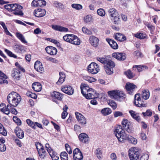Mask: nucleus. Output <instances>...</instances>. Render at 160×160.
Masks as SVG:
<instances>
[{"instance_id":"25","label":"nucleus","mask_w":160,"mask_h":160,"mask_svg":"<svg viewBox=\"0 0 160 160\" xmlns=\"http://www.w3.org/2000/svg\"><path fill=\"white\" fill-rule=\"evenodd\" d=\"M52 28L54 30L60 32H66L68 31L67 28L59 25H53L52 26Z\"/></svg>"},{"instance_id":"8","label":"nucleus","mask_w":160,"mask_h":160,"mask_svg":"<svg viewBox=\"0 0 160 160\" xmlns=\"http://www.w3.org/2000/svg\"><path fill=\"white\" fill-rule=\"evenodd\" d=\"M125 88L127 92L130 95L133 94L135 89L137 88V86L132 83H127L125 85Z\"/></svg>"},{"instance_id":"29","label":"nucleus","mask_w":160,"mask_h":160,"mask_svg":"<svg viewBox=\"0 0 160 160\" xmlns=\"http://www.w3.org/2000/svg\"><path fill=\"white\" fill-rule=\"evenodd\" d=\"M98 94L96 92H92V93H88L83 95L87 99H92L97 98Z\"/></svg>"},{"instance_id":"20","label":"nucleus","mask_w":160,"mask_h":160,"mask_svg":"<svg viewBox=\"0 0 160 160\" xmlns=\"http://www.w3.org/2000/svg\"><path fill=\"white\" fill-rule=\"evenodd\" d=\"M12 76L15 80H19L21 77L20 71L17 69L14 68L12 71Z\"/></svg>"},{"instance_id":"15","label":"nucleus","mask_w":160,"mask_h":160,"mask_svg":"<svg viewBox=\"0 0 160 160\" xmlns=\"http://www.w3.org/2000/svg\"><path fill=\"white\" fill-rule=\"evenodd\" d=\"M33 13L35 16L37 17H43L45 15L46 11L44 9L38 8L35 10Z\"/></svg>"},{"instance_id":"53","label":"nucleus","mask_w":160,"mask_h":160,"mask_svg":"<svg viewBox=\"0 0 160 160\" xmlns=\"http://www.w3.org/2000/svg\"><path fill=\"white\" fill-rule=\"evenodd\" d=\"M0 24L2 27L3 28L5 32H6V34L7 35H9L10 34V33L8 30L6 26L5 23L3 22H0Z\"/></svg>"},{"instance_id":"50","label":"nucleus","mask_w":160,"mask_h":160,"mask_svg":"<svg viewBox=\"0 0 160 160\" xmlns=\"http://www.w3.org/2000/svg\"><path fill=\"white\" fill-rule=\"evenodd\" d=\"M26 122L29 126L31 127L32 129H35L34 122L29 119H27Z\"/></svg>"},{"instance_id":"42","label":"nucleus","mask_w":160,"mask_h":160,"mask_svg":"<svg viewBox=\"0 0 160 160\" xmlns=\"http://www.w3.org/2000/svg\"><path fill=\"white\" fill-rule=\"evenodd\" d=\"M134 36L138 38L143 39L146 38V35L145 34L141 32H138L134 35Z\"/></svg>"},{"instance_id":"52","label":"nucleus","mask_w":160,"mask_h":160,"mask_svg":"<svg viewBox=\"0 0 160 160\" xmlns=\"http://www.w3.org/2000/svg\"><path fill=\"white\" fill-rule=\"evenodd\" d=\"M98 14L101 16L103 17L105 15V12L103 9L102 8H99L97 11Z\"/></svg>"},{"instance_id":"23","label":"nucleus","mask_w":160,"mask_h":160,"mask_svg":"<svg viewBox=\"0 0 160 160\" xmlns=\"http://www.w3.org/2000/svg\"><path fill=\"white\" fill-rule=\"evenodd\" d=\"M110 17L111 19L115 24H118L120 20L119 14L117 11L115 12Z\"/></svg>"},{"instance_id":"9","label":"nucleus","mask_w":160,"mask_h":160,"mask_svg":"<svg viewBox=\"0 0 160 160\" xmlns=\"http://www.w3.org/2000/svg\"><path fill=\"white\" fill-rule=\"evenodd\" d=\"M81 93L83 95H85L88 93H92V92H96V91L87 86L86 84H82L80 86Z\"/></svg>"},{"instance_id":"10","label":"nucleus","mask_w":160,"mask_h":160,"mask_svg":"<svg viewBox=\"0 0 160 160\" xmlns=\"http://www.w3.org/2000/svg\"><path fill=\"white\" fill-rule=\"evenodd\" d=\"M73 157L74 160H82L83 156L81 151L78 148H76L73 151Z\"/></svg>"},{"instance_id":"37","label":"nucleus","mask_w":160,"mask_h":160,"mask_svg":"<svg viewBox=\"0 0 160 160\" xmlns=\"http://www.w3.org/2000/svg\"><path fill=\"white\" fill-rule=\"evenodd\" d=\"M52 3L53 5L57 8L62 9L64 8V5L60 2L57 1H53Z\"/></svg>"},{"instance_id":"34","label":"nucleus","mask_w":160,"mask_h":160,"mask_svg":"<svg viewBox=\"0 0 160 160\" xmlns=\"http://www.w3.org/2000/svg\"><path fill=\"white\" fill-rule=\"evenodd\" d=\"M133 68H137L138 72H141L148 68L147 66L143 65H135L133 66Z\"/></svg>"},{"instance_id":"60","label":"nucleus","mask_w":160,"mask_h":160,"mask_svg":"<svg viewBox=\"0 0 160 160\" xmlns=\"http://www.w3.org/2000/svg\"><path fill=\"white\" fill-rule=\"evenodd\" d=\"M117 11L114 8H111L109 9L108 11V13L109 16L110 17L112 16L113 13H114L115 12Z\"/></svg>"},{"instance_id":"21","label":"nucleus","mask_w":160,"mask_h":160,"mask_svg":"<svg viewBox=\"0 0 160 160\" xmlns=\"http://www.w3.org/2000/svg\"><path fill=\"white\" fill-rule=\"evenodd\" d=\"M35 69L38 72L42 73L43 71L44 68L42 63L39 61H36L34 64Z\"/></svg>"},{"instance_id":"14","label":"nucleus","mask_w":160,"mask_h":160,"mask_svg":"<svg viewBox=\"0 0 160 160\" xmlns=\"http://www.w3.org/2000/svg\"><path fill=\"white\" fill-rule=\"evenodd\" d=\"M78 138L80 141L83 143L88 142L89 140L88 135L85 133H80L78 136Z\"/></svg>"},{"instance_id":"4","label":"nucleus","mask_w":160,"mask_h":160,"mask_svg":"<svg viewBox=\"0 0 160 160\" xmlns=\"http://www.w3.org/2000/svg\"><path fill=\"white\" fill-rule=\"evenodd\" d=\"M128 152L130 160H138L139 159L140 153L138 149L132 148L129 150Z\"/></svg>"},{"instance_id":"1","label":"nucleus","mask_w":160,"mask_h":160,"mask_svg":"<svg viewBox=\"0 0 160 160\" xmlns=\"http://www.w3.org/2000/svg\"><path fill=\"white\" fill-rule=\"evenodd\" d=\"M114 134L118 141L120 142H122L124 140L127 139L129 142L132 144H135L137 143V139L130 135L127 134L121 125H118L115 127Z\"/></svg>"},{"instance_id":"44","label":"nucleus","mask_w":160,"mask_h":160,"mask_svg":"<svg viewBox=\"0 0 160 160\" xmlns=\"http://www.w3.org/2000/svg\"><path fill=\"white\" fill-rule=\"evenodd\" d=\"M124 73L125 74L129 79L132 78L135 76V75L130 70H128Z\"/></svg>"},{"instance_id":"16","label":"nucleus","mask_w":160,"mask_h":160,"mask_svg":"<svg viewBox=\"0 0 160 160\" xmlns=\"http://www.w3.org/2000/svg\"><path fill=\"white\" fill-rule=\"evenodd\" d=\"M89 41L91 44L94 47H97L99 44L98 39L93 36H91L90 37Z\"/></svg>"},{"instance_id":"22","label":"nucleus","mask_w":160,"mask_h":160,"mask_svg":"<svg viewBox=\"0 0 160 160\" xmlns=\"http://www.w3.org/2000/svg\"><path fill=\"white\" fill-rule=\"evenodd\" d=\"M14 132L17 137L20 139L24 137L23 131L19 128L17 127L14 130Z\"/></svg>"},{"instance_id":"40","label":"nucleus","mask_w":160,"mask_h":160,"mask_svg":"<svg viewBox=\"0 0 160 160\" xmlns=\"http://www.w3.org/2000/svg\"><path fill=\"white\" fill-rule=\"evenodd\" d=\"M16 36L23 43H27V42L25 40L23 36L21 34L19 33H16Z\"/></svg>"},{"instance_id":"57","label":"nucleus","mask_w":160,"mask_h":160,"mask_svg":"<svg viewBox=\"0 0 160 160\" xmlns=\"http://www.w3.org/2000/svg\"><path fill=\"white\" fill-rule=\"evenodd\" d=\"M74 130L77 134L80 133L81 132V127L77 124L75 125L74 126Z\"/></svg>"},{"instance_id":"2","label":"nucleus","mask_w":160,"mask_h":160,"mask_svg":"<svg viewBox=\"0 0 160 160\" xmlns=\"http://www.w3.org/2000/svg\"><path fill=\"white\" fill-rule=\"evenodd\" d=\"M108 93L109 96L112 99L122 101L124 100L125 95L122 91L117 90H113L108 91Z\"/></svg>"},{"instance_id":"36","label":"nucleus","mask_w":160,"mask_h":160,"mask_svg":"<svg viewBox=\"0 0 160 160\" xmlns=\"http://www.w3.org/2000/svg\"><path fill=\"white\" fill-rule=\"evenodd\" d=\"M22 8V7L21 6H19V7L13 13L15 15L19 16H22L23 15V13L21 10Z\"/></svg>"},{"instance_id":"64","label":"nucleus","mask_w":160,"mask_h":160,"mask_svg":"<svg viewBox=\"0 0 160 160\" xmlns=\"http://www.w3.org/2000/svg\"><path fill=\"white\" fill-rule=\"evenodd\" d=\"M149 156L147 154H144L140 157V160H148Z\"/></svg>"},{"instance_id":"48","label":"nucleus","mask_w":160,"mask_h":160,"mask_svg":"<svg viewBox=\"0 0 160 160\" xmlns=\"http://www.w3.org/2000/svg\"><path fill=\"white\" fill-rule=\"evenodd\" d=\"M35 146H36L38 152L44 149L43 146L40 143L37 142L35 143Z\"/></svg>"},{"instance_id":"45","label":"nucleus","mask_w":160,"mask_h":160,"mask_svg":"<svg viewBox=\"0 0 160 160\" xmlns=\"http://www.w3.org/2000/svg\"><path fill=\"white\" fill-rule=\"evenodd\" d=\"M102 154V152L100 148H98L95 151V154L98 159L101 158Z\"/></svg>"},{"instance_id":"61","label":"nucleus","mask_w":160,"mask_h":160,"mask_svg":"<svg viewBox=\"0 0 160 160\" xmlns=\"http://www.w3.org/2000/svg\"><path fill=\"white\" fill-rule=\"evenodd\" d=\"M65 147L67 151L69 154H71L72 153V150L69 145L68 144H66Z\"/></svg>"},{"instance_id":"13","label":"nucleus","mask_w":160,"mask_h":160,"mask_svg":"<svg viewBox=\"0 0 160 160\" xmlns=\"http://www.w3.org/2000/svg\"><path fill=\"white\" fill-rule=\"evenodd\" d=\"M75 114L77 120L81 124L84 125L86 123V119L82 115L77 112H75Z\"/></svg>"},{"instance_id":"41","label":"nucleus","mask_w":160,"mask_h":160,"mask_svg":"<svg viewBox=\"0 0 160 160\" xmlns=\"http://www.w3.org/2000/svg\"><path fill=\"white\" fill-rule=\"evenodd\" d=\"M60 156L61 160H68V154L65 152H61L60 154Z\"/></svg>"},{"instance_id":"6","label":"nucleus","mask_w":160,"mask_h":160,"mask_svg":"<svg viewBox=\"0 0 160 160\" xmlns=\"http://www.w3.org/2000/svg\"><path fill=\"white\" fill-rule=\"evenodd\" d=\"M88 71L92 74H95L98 73L99 71V66L98 64L94 62H92L88 67Z\"/></svg>"},{"instance_id":"51","label":"nucleus","mask_w":160,"mask_h":160,"mask_svg":"<svg viewBox=\"0 0 160 160\" xmlns=\"http://www.w3.org/2000/svg\"><path fill=\"white\" fill-rule=\"evenodd\" d=\"M84 79L90 83H92L96 81V79L95 78L88 76H85L84 78Z\"/></svg>"},{"instance_id":"3","label":"nucleus","mask_w":160,"mask_h":160,"mask_svg":"<svg viewBox=\"0 0 160 160\" xmlns=\"http://www.w3.org/2000/svg\"><path fill=\"white\" fill-rule=\"evenodd\" d=\"M63 39L66 42L76 45H80L81 42L80 38L73 34H67L63 36Z\"/></svg>"},{"instance_id":"55","label":"nucleus","mask_w":160,"mask_h":160,"mask_svg":"<svg viewBox=\"0 0 160 160\" xmlns=\"http://www.w3.org/2000/svg\"><path fill=\"white\" fill-rule=\"evenodd\" d=\"M13 121L17 123L18 125L20 126L21 125L22 123L21 120L16 116H13Z\"/></svg>"},{"instance_id":"31","label":"nucleus","mask_w":160,"mask_h":160,"mask_svg":"<svg viewBox=\"0 0 160 160\" xmlns=\"http://www.w3.org/2000/svg\"><path fill=\"white\" fill-rule=\"evenodd\" d=\"M129 112L133 118L138 122L140 121V117L139 116L138 113H136L134 111L132 110H130Z\"/></svg>"},{"instance_id":"43","label":"nucleus","mask_w":160,"mask_h":160,"mask_svg":"<svg viewBox=\"0 0 160 160\" xmlns=\"http://www.w3.org/2000/svg\"><path fill=\"white\" fill-rule=\"evenodd\" d=\"M40 157L42 159H44L45 157L46 152L44 149L38 152Z\"/></svg>"},{"instance_id":"18","label":"nucleus","mask_w":160,"mask_h":160,"mask_svg":"<svg viewBox=\"0 0 160 160\" xmlns=\"http://www.w3.org/2000/svg\"><path fill=\"white\" fill-rule=\"evenodd\" d=\"M9 106V104L6 106L4 103H2L0 104V110L5 114L8 115L10 112L8 108Z\"/></svg>"},{"instance_id":"58","label":"nucleus","mask_w":160,"mask_h":160,"mask_svg":"<svg viewBox=\"0 0 160 160\" xmlns=\"http://www.w3.org/2000/svg\"><path fill=\"white\" fill-rule=\"evenodd\" d=\"M82 31L83 33L88 35H90L92 34V32L86 28L83 27L82 28Z\"/></svg>"},{"instance_id":"12","label":"nucleus","mask_w":160,"mask_h":160,"mask_svg":"<svg viewBox=\"0 0 160 160\" xmlns=\"http://www.w3.org/2000/svg\"><path fill=\"white\" fill-rule=\"evenodd\" d=\"M46 2L45 0H33L31 3L32 6L34 7H44L46 5Z\"/></svg>"},{"instance_id":"63","label":"nucleus","mask_w":160,"mask_h":160,"mask_svg":"<svg viewBox=\"0 0 160 160\" xmlns=\"http://www.w3.org/2000/svg\"><path fill=\"white\" fill-rule=\"evenodd\" d=\"M142 114L144 116H151L152 115V111L150 110H148L146 112H143Z\"/></svg>"},{"instance_id":"46","label":"nucleus","mask_w":160,"mask_h":160,"mask_svg":"<svg viewBox=\"0 0 160 160\" xmlns=\"http://www.w3.org/2000/svg\"><path fill=\"white\" fill-rule=\"evenodd\" d=\"M0 133L4 136L7 135V132L2 125L0 123Z\"/></svg>"},{"instance_id":"38","label":"nucleus","mask_w":160,"mask_h":160,"mask_svg":"<svg viewBox=\"0 0 160 160\" xmlns=\"http://www.w3.org/2000/svg\"><path fill=\"white\" fill-rule=\"evenodd\" d=\"M102 113L104 116L110 114L112 112L111 110L109 108H104L101 111Z\"/></svg>"},{"instance_id":"54","label":"nucleus","mask_w":160,"mask_h":160,"mask_svg":"<svg viewBox=\"0 0 160 160\" xmlns=\"http://www.w3.org/2000/svg\"><path fill=\"white\" fill-rule=\"evenodd\" d=\"M26 95L29 97L34 99L36 98L37 97L35 93H32L31 92L28 91L26 93Z\"/></svg>"},{"instance_id":"24","label":"nucleus","mask_w":160,"mask_h":160,"mask_svg":"<svg viewBox=\"0 0 160 160\" xmlns=\"http://www.w3.org/2000/svg\"><path fill=\"white\" fill-rule=\"evenodd\" d=\"M122 123L124 129L128 132L130 133L131 132V130L129 128L130 122L128 120L124 119L122 121Z\"/></svg>"},{"instance_id":"47","label":"nucleus","mask_w":160,"mask_h":160,"mask_svg":"<svg viewBox=\"0 0 160 160\" xmlns=\"http://www.w3.org/2000/svg\"><path fill=\"white\" fill-rule=\"evenodd\" d=\"M108 104L111 106L112 108L114 109H115L117 107V104L116 102L112 100H110L109 101V102L108 103Z\"/></svg>"},{"instance_id":"49","label":"nucleus","mask_w":160,"mask_h":160,"mask_svg":"<svg viewBox=\"0 0 160 160\" xmlns=\"http://www.w3.org/2000/svg\"><path fill=\"white\" fill-rule=\"evenodd\" d=\"M11 12H14L19 7V6H21L17 4H11Z\"/></svg>"},{"instance_id":"35","label":"nucleus","mask_w":160,"mask_h":160,"mask_svg":"<svg viewBox=\"0 0 160 160\" xmlns=\"http://www.w3.org/2000/svg\"><path fill=\"white\" fill-rule=\"evenodd\" d=\"M114 67H112L110 65H106L105 66V69L106 72L108 74H111L113 72V68Z\"/></svg>"},{"instance_id":"26","label":"nucleus","mask_w":160,"mask_h":160,"mask_svg":"<svg viewBox=\"0 0 160 160\" xmlns=\"http://www.w3.org/2000/svg\"><path fill=\"white\" fill-rule=\"evenodd\" d=\"M51 97L53 100L57 99L61 100L62 98V95L58 92L54 91L51 93Z\"/></svg>"},{"instance_id":"39","label":"nucleus","mask_w":160,"mask_h":160,"mask_svg":"<svg viewBox=\"0 0 160 160\" xmlns=\"http://www.w3.org/2000/svg\"><path fill=\"white\" fill-rule=\"evenodd\" d=\"M134 102L136 106L139 107H145L146 106V103L143 101H142L141 99L138 101H136Z\"/></svg>"},{"instance_id":"59","label":"nucleus","mask_w":160,"mask_h":160,"mask_svg":"<svg viewBox=\"0 0 160 160\" xmlns=\"http://www.w3.org/2000/svg\"><path fill=\"white\" fill-rule=\"evenodd\" d=\"M92 20V17L90 15H87L84 17V21L85 22L88 23L90 22Z\"/></svg>"},{"instance_id":"5","label":"nucleus","mask_w":160,"mask_h":160,"mask_svg":"<svg viewBox=\"0 0 160 160\" xmlns=\"http://www.w3.org/2000/svg\"><path fill=\"white\" fill-rule=\"evenodd\" d=\"M12 96V104H11L14 107L17 106L21 100V97L19 94L16 92H11V96Z\"/></svg>"},{"instance_id":"19","label":"nucleus","mask_w":160,"mask_h":160,"mask_svg":"<svg viewBox=\"0 0 160 160\" xmlns=\"http://www.w3.org/2000/svg\"><path fill=\"white\" fill-rule=\"evenodd\" d=\"M46 52L51 55H54L57 54V51L56 48L51 46H48L45 48Z\"/></svg>"},{"instance_id":"28","label":"nucleus","mask_w":160,"mask_h":160,"mask_svg":"<svg viewBox=\"0 0 160 160\" xmlns=\"http://www.w3.org/2000/svg\"><path fill=\"white\" fill-rule=\"evenodd\" d=\"M114 37L116 40L122 42L126 40V37L120 33H116Z\"/></svg>"},{"instance_id":"33","label":"nucleus","mask_w":160,"mask_h":160,"mask_svg":"<svg viewBox=\"0 0 160 160\" xmlns=\"http://www.w3.org/2000/svg\"><path fill=\"white\" fill-rule=\"evenodd\" d=\"M48 153L52 160H58L59 159V157L58 154L53 150L49 151Z\"/></svg>"},{"instance_id":"7","label":"nucleus","mask_w":160,"mask_h":160,"mask_svg":"<svg viewBox=\"0 0 160 160\" xmlns=\"http://www.w3.org/2000/svg\"><path fill=\"white\" fill-rule=\"evenodd\" d=\"M97 60L101 63L106 65H110L111 67H114L115 66V63L111 60L108 59L104 57H97Z\"/></svg>"},{"instance_id":"62","label":"nucleus","mask_w":160,"mask_h":160,"mask_svg":"<svg viewBox=\"0 0 160 160\" xmlns=\"http://www.w3.org/2000/svg\"><path fill=\"white\" fill-rule=\"evenodd\" d=\"M45 58L47 60L51 61L53 63H56L58 62V61L55 58L47 57H46Z\"/></svg>"},{"instance_id":"30","label":"nucleus","mask_w":160,"mask_h":160,"mask_svg":"<svg viewBox=\"0 0 160 160\" xmlns=\"http://www.w3.org/2000/svg\"><path fill=\"white\" fill-rule=\"evenodd\" d=\"M33 89L36 92H39L42 89V86L41 84L38 82L33 83L32 85Z\"/></svg>"},{"instance_id":"56","label":"nucleus","mask_w":160,"mask_h":160,"mask_svg":"<svg viewBox=\"0 0 160 160\" xmlns=\"http://www.w3.org/2000/svg\"><path fill=\"white\" fill-rule=\"evenodd\" d=\"M72 7L77 10H79L82 8V6L79 4H72L71 5Z\"/></svg>"},{"instance_id":"17","label":"nucleus","mask_w":160,"mask_h":160,"mask_svg":"<svg viewBox=\"0 0 160 160\" xmlns=\"http://www.w3.org/2000/svg\"><path fill=\"white\" fill-rule=\"evenodd\" d=\"M113 58L119 60H124L126 58V54L124 53L115 52L112 54Z\"/></svg>"},{"instance_id":"11","label":"nucleus","mask_w":160,"mask_h":160,"mask_svg":"<svg viewBox=\"0 0 160 160\" xmlns=\"http://www.w3.org/2000/svg\"><path fill=\"white\" fill-rule=\"evenodd\" d=\"M61 90L68 95H72L74 93V89L72 87L68 85H65L62 87Z\"/></svg>"},{"instance_id":"32","label":"nucleus","mask_w":160,"mask_h":160,"mask_svg":"<svg viewBox=\"0 0 160 160\" xmlns=\"http://www.w3.org/2000/svg\"><path fill=\"white\" fill-rule=\"evenodd\" d=\"M150 93L148 90H144L142 91V97L145 99L147 100L149 97Z\"/></svg>"},{"instance_id":"27","label":"nucleus","mask_w":160,"mask_h":160,"mask_svg":"<svg viewBox=\"0 0 160 160\" xmlns=\"http://www.w3.org/2000/svg\"><path fill=\"white\" fill-rule=\"evenodd\" d=\"M106 41L109 43L110 47L113 49H116L118 48V45L114 40L109 38H106Z\"/></svg>"}]
</instances>
